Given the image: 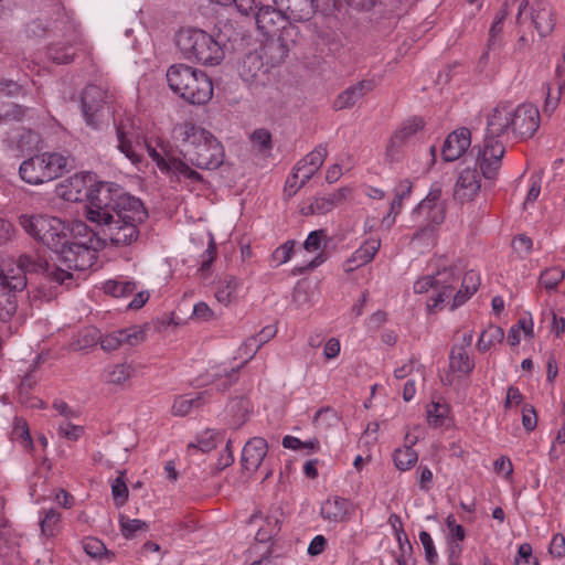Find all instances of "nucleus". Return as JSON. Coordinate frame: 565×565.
I'll use <instances>...</instances> for the list:
<instances>
[{"instance_id":"f257e3e1","label":"nucleus","mask_w":565,"mask_h":565,"mask_svg":"<svg viewBox=\"0 0 565 565\" xmlns=\"http://www.w3.org/2000/svg\"><path fill=\"white\" fill-rule=\"evenodd\" d=\"M58 195L68 202H81L88 198L86 217L103 227L115 245H130L139 237V225L148 217L143 203L111 183L100 182L92 191L86 177L74 174L58 184Z\"/></svg>"},{"instance_id":"f03ea898","label":"nucleus","mask_w":565,"mask_h":565,"mask_svg":"<svg viewBox=\"0 0 565 565\" xmlns=\"http://www.w3.org/2000/svg\"><path fill=\"white\" fill-rule=\"evenodd\" d=\"M172 138L182 161L201 170H216L225 160L222 142L209 130L191 121L177 124Z\"/></svg>"},{"instance_id":"7ed1b4c3","label":"nucleus","mask_w":565,"mask_h":565,"mask_svg":"<svg viewBox=\"0 0 565 565\" xmlns=\"http://www.w3.org/2000/svg\"><path fill=\"white\" fill-rule=\"evenodd\" d=\"M26 273H41L49 281L63 285L71 280L73 275L63 268L50 264L45 258L31 255H21L17 266L11 264L0 269V316H10L15 312V294L26 286Z\"/></svg>"},{"instance_id":"20e7f679","label":"nucleus","mask_w":565,"mask_h":565,"mask_svg":"<svg viewBox=\"0 0 565 565\" xmlns=\"http://www.w3.org/2000/svg\"><path fill=\"white\" fill-rule=\"evenodd\" d=\"M512 104L501 102L487 115L486 135L477 153V164L483 178L494 181L505 153L504 138L511 135Z\"/></svg>"},{"instance_id":"39448f33","label":"nucleus","mask_w":565,"mask_h":565,"mask_svg":"<svg viewBox=\"0 0 565 565\" xmlns=\"http://www.w3.org/2000/svg\"><path fill=\"white\" fill-rule=\"evenodd\" d=\"M175 45L184 60L206 66L218 65L225 56L222 39L198 28L181 29Z\"/></svg>"},{"instance_id":"423d86ee","label":"nucleus","mask_w":565,"mask_h":565,"mask_svg":"<svg viewBox=\"0 0 565 565\" xmlns=\"http://www.w3.org/2000/svg\"><path fill=\"white\" fill-rule=\"evenodd\" d=\"M169 87L191 104L207 103L213 95V84L201 70L185 64L171 65L167 71Z\"/></svg>"},{"instance_id":"0eeeda50","label":"nucleus","mask_w":565,"mask_h":565,"mask_svg":"<svg viewBox=\"0 0 565 565\" xmlns=\"http://www.w3.org/2000/svg\"><path fill=\"white\" fill-rule=\"evenodd\" d=\"M23 231L54 253L68 236V226L61 218L45 214H21L18 217Z\"/></svg>"},{"instance_id":"6e6552de","label":"nucleus","mask_w":565,"mask_h":565,"mask_svg":"<svg viewBox=\"0 0 565 565\" xmlns=\"http://www.w3.org/2000/svg\"><path fill=\"white\" fill-rule=\"evenodd\" d=\"M460 281V271L457 267L438 270L434 276H424L414 284L416 294H425L433 290V296L427 301L428 312L441 309V305L452 296Z\"/></svg>"},{"instance_id":"1a4fd4ad","label":"nucleus","mask_w":565,"mask_h":565,"mask_svg":"<svg viewBox=\"0 0 565 565\" xmlns=\"http://www.w3.org/2000/svg\"><path fill=\"white\" fill-rule=\"evenodd\" d=\"M68 159L57 152H44L24 160L19 168L21 179L33 185L52 181L63 174Z\"/></svg>"},{"instance_id":"9d476101","label":"nucleus","mask_w":565,"mask_h":565,"mask_svg":"<svg viewBox=\"0 0 565 565\" xmlns=\"http://www.w3.org/2000/svg\"><path fill=\"white\" fill-rule=\"evenodd\" d=\"M87 243L88 245L70 243L66 237V242L55 252L58 260L68 270L84 271L90 268L97 259V252L105 247L106 238H93Z\"/></svg>"},{"instance_id":"9b49d317","label":"nucleus","mask_w":565,"mask_h":565,"mask_svg":"<svg viewBox=\"0 0 565 565\" xmlns=\"http://www.w3.org/2000/svg\"><path fill=\"white\" fill-rule=\"evenodd\" d=\"M106 98V92L95 85L87 86L82 93V114L86 125L93 129H99L109 121L110 109Z\"/></svg>"},{"instance_id":"f8f14e48","label":"nucleus","mask_w":565,"mask_h":565,"mask_svg":"<svg viewBox=\"0 0 565 565\" xmlns=\"http://www.w3.org/2000/svg\"><path fill=\"white\" fill-rule=\"evenodd\" d=\"M299 38L298 26L288 23L281 26L277 39L267 41L258 52L266 58L267 66L275 67L281 64L289 54L290 49L297 43Z\"/></svg>"},{"instance_id":"ddd939ff","label":"nucleus","mask_w":565,"mask_h":565,"mask_svg":"<svg viewBox=\"0 0 565 565\" xmlns=\"http://www.w3.org/2000/svg\"><path fill=\"white\" fill-rule=\"evenodd\" d=\"M511 135L515 139L526 140L534 136L540 127V111L532 104L512 105Z\"/></svg>"},{"instance_id":"4468645a","label":"nucleus","mask_w":565,"mask_h":565,"mask_svg":"<svg viewBox=\"0 0 565 565\" xmlns=\"http://www.w3.org/2000/svg\"><path fill=\"white\" fill-rule=\"evenodd\" d=\"M523 15H530L540 36L548 35L555 26V18L551 4L544 0L535 1L527 10V1L519 4L516 20L522 22Z\"/></svg>"},{"instance_id":"2eb2a0df","label":"nucleus","mask_w":565,"mask_h":565,"mask_svg":"<svg viewBox=\"0 0 565 565\" xmlns=\"http://www.w3.org/2000/svg\"><path fill=\"white\" fill-rule=\"evenodd\" d=\"M149 157L156 162L161 172L168 173L171 178L178 181L185 180L190 183L203 182V177L195 169L189 167L181 158L162 157L153 147L147 146Z\"/></svg>"},{"instance_id":"dca6fc26","label":"nucleus","mask_w":565,"mask_h":565,"mask_svg":"<svg viewBox=\"0 0 565 565\" xmlns=\"http://www.w3.org/2000/svg\"><path fill=\"white\" fill-rule=\"evenodd\" d=\"M238 73L241 78L254 89L264 87L270 82L269 66L258 52H250L244 56L238 65Z\"/></svg>"},{"instance_id":"f3484780","label":"nucleus","mask_w":565,"mask_h":565,"mask_svg":"<svg viewBox=\"0 0 565 565\" xmlns=\"http://www.w3.org/2000/svg\"><path fill=\"white\" fill-rule=\"evenodd\" d=\"M414 213L424 215L433 224H440L445 218V204L441 201V185L434 183L429 193L414 210Z\"/></svg>"},{"instance_id":"a211bd4d","label":"nucleus","mask_w":565,"mask_h":565,"mask_svg":"<svg viewBox=\"0 0 565 565\" xmlns=\"http://www.w3.org/2000/svg\"><path fill=\"white\" fill-rule=\"evenodd\" d=\"M145 340L143 331L138 327L116 330L100 339V347L106 352L116 351L122 345L137 347Z\"/></svg>"},{"instance_id":"6ab92c4d","label":"nucleus","mask_w":565,"mask_h":565,"mask_svg":"<svg viewBox=\"0 0 565 565\" xmlns=\"http://www.w3.org/2000/svg\"><path fill=\"white\" fill-rule=\"evenodd\" d=\"M481 189V181L477 169L462 170L454 188V199L459 203L472 201Z\"/></svg>"},{"instance_id":"aec40b11","label":"nucleus","mask_w":565,"mask_h":565,"mask_svg":"<svg viewBox=\"0 0 565 565\" xmlns=\"http://www.w3.org/2000/svg\"><path fill=\"white\" fill-rule=\"evenodd\" d=\"M348 192L342 188L329 195L316 196L301 205L300 213L305 216L327 214L345 200Z\"/></svg>"},{"instance_id":"412c9836","label":"nucleus","mask_w":565,"mask_h":565,"mask_svg":"<svg viewBox=\"0 0 565 565\" xmlns=\"http://www.w3.org/2000/svg\"><path fill=\"white\" fill-rule=\"evenodd\" d=\"M274 4L284 12V17L289 21H308L315 14L316 0H273Z\"/></svg>"},{"instance_id":"4be33fe9","label":"nucleus","mask_w":565,"mask_h":565,"mask_svg":"<svg viewBox=\"0 0 565 565\" xmlns=\"http://www.w3.org/2000/svg\"><path fill=\"white\" fill-rule=\"evenodd\" d=\"M471 145V132L468 128L462 127L446 138L441 156L445 161L451 162L459 159Z\"/></svg>"},{"instance_id":"5701e85b","label":"nucleus","mask_w":565,"mask_h":565,"mask_svg":"<svg viewBox=\"0 0 565 565\" xmlns=\"http://www.w3.org/2000/svg\"><path fill=\"white\" fill-rule=\"evenodd\" d=\"M268 452V444L263 437H253L244 446L241 462L246 471L255 472Z\"/></svg>"},{"instance_id":"b1692460","label":"nucleus","mask_w":565,"mask_h":565,"mask_svg":"<svg viewBox=\"0 0 565 565\" xmlns=\"http://www.w3.org/2000/svg\"><path fill=\"white\" fill-rule=\"evenodd\" d=\"M260 349L259 344H257L255 342V339H252V338H247L245 340V342L239 347L238 349V352H239V356L241 358H244L246 356V360L244 361V363L241 365V367L248 362V360H250L256 353L257 351ZM239 369V366L237 369L235 367H232L231 370H227V369H217L213 374H212V377L216 381V380H220L222 377H225V381L222 382L221 384L217 385V387L220 390H226L227 387H230L236 380H237V370Z\"/></svg>"},{"instance_id":"393cba45","label":"nucleus","mask_w":565,"mask_h":565,"mask_svg":"<svg viewBox=\"0 0 565 565\" xmlns=\"http://www.w3.org/2000/svg\"><path fill=\"white\" fill-rule=\"evenodd\" d=\"M352 513V503L341 497L328 498L320 509L323 520L330 523H343L349 521Z\"/></svg>"},{"instance_id":"a878e982","label":"nucleus","mask_w":565,"mask_h":565,"mask_svg":"<svg viewBox=\"0 0 565 565\" xmlns=\"http://www.w3.org/2000/svg\"><path fill=\"white\" fill-rule=\"evenodd\" d=\"M81 36L72 31L64 42L52 43L47 47V56L56 64H66L73 61L76 55Z\"/></svg>"},{"instance_id":"bb28decb","label":"nucleus","mask_w":565,"mask_h":565,"mask_svg":"<svg viewBox=\"0 0 565 565\" xmlns=\"http://www.w3.org/2000/svg\"><path fill=\"white\" fill-rule=\"evenodd\" d=\"M376 86L374 79H362L354 85L349 86L338 95L334 107L337 109H347L353 107L362 97L372 92Z\"/></svg>"},{"instance_id":"cd10ccee","label":"nucleus","mask_w":565,"mask_h":565,"mask_svg":"<svg viewBox=\"0 0 565 565\" xmlns=\"http://www.w3.org/2000/svg\"><path fill=\"white\" fill-rule=\"evenodd\" d=\"M285 20L287 19L284 17V12H280L276 6L275 8L269 6L262 7L255 14L257 29L268 36L274 35L279 30V24L285 22Z\"/></svg>"},{"instance_id":"c85d7f7f","label":"nucleus","mask_w":565,"mask_h":565,"mask_svg":"<svg viewBox=\"0 0 565 565\" xmlns=\"http://www.w3.org/2000/svg\"><path fill=\"white\" fill-rule=\"evenodd\" d=\"M381 246L379 238H370L364 242L348 259V271H352L356 267L369 264L377 253Z\"/></svg>"},{"instance_id":"c756f323","label":"nucleus","mask_w":565,"mask_h":565,"mask_svg":"<svg viewBox=\"0 0 565 565\" xmlns=\"http://www.w3.org/2000/svg\"><path fill=\"white\" fill-rule=\"evenodd\" d=\"M478 287V275L475 271L466 273L461 279L460 288L455 294L452 292V303L450 309L455 310L463 305L477 291Z\"/></svg>"},{"instance_id":"7c9ffc66","label":"nucleus","mask_w":565,"mask_h":565,"mask_svg":"<svg viewBox=\"0 0 565 565\" xmlns=\"http://www.w3.org/2000/svg\"><path fill=\"white\" fill-rule=\"evenodd\" d=\"M132 126L129 122L120 121L116 125V135L118 140V149L128 158L132 163L140 161L132 147Z\"/></svg>"},{"instance_id":"2f4dec72","label":"nucleus","mask_w":565,"mask_h":565,"mask_svg":"<svg viewBox=\"0 0 565 565\" xmlns=\"http://www.w3.org/2000/svg\"><path fill=\"white\" fill-rule=\"evenodd\" d=\"M449 369L455 373L470 374L475 369V361L465 350V347H458V344L451 348L449 354Z\"/></svg>"},{"instance_id":"473e14b6","label":"nucleus","mask_w":565,"mask_h":565,"mask_svg":"<svg viewBox=\"0 0 565 565\" xmlns=\"http://www.w3.org/2000/svg\"><path fill=\"white\" fill-rule=\"evenodd\" d=\"M135 375V367L128 363L109 365L104 370L103 379L106 383L124 386Z\"/></svg>"},{"instance_id":"72a5a7b5","label":"nucleus","mask_w":565,"mask_h":565,"mask_svg":"<svg viewBox=\"0 0 565 565\" xmlns=\"http://www.w3.org/2000/svg\"><path fill=\"white\" fill-rule=\"evenodd\" d=\"M258 520H264V524L259 526L256 533L257 541L267 542L279 532V521L276 516L264 518L260 512H255L254 514L250 515L248 522L253 524L256 523Z\"/></svg>"},{"instance_id":"f704fd0d","label":"nucleus","mask_w":565,"mask_h":565,"mask_svg":"<svg viewBox=\"0 0 565 565\" xmlns=\"http://www.w3.org/2000/svg\"><path fill=\"white\" fill-rule=\"evenodd\" d=\"M237 287L238 281L235 277L225 276L217 282L215 290L216 300L224 306H228L232 301L236 299Z\"/></svg>"},{"instance_id":"c9c22d12","label":"nucleus","mask_w":565,"mask_h":565,"mask_svg":"<svg viewBox=\"0 0 565 565\" xmlns=\"http://www.w3.org/2000/svg\"><path fill=\"white\" fill-rule=\"evenodd\" d=\"M205 393H200L196 396L180 395L175 397L171 412L175 416H185L190 414L193 408H198L203 404Z\"/></svg>"},{"instance_id":"e433bc0d","label":"nucleus","mask_w":565,"mask_h":565,"mask_svg":"<svg viewBox=\"0 0 565 565\" xmlns=\"http://www.w3.org/2000/svg\"><path fill=\"white\" fill-rule=\"evenodd\" d=\"M26 106L9 103L2 106L0 110V125H10L23 121L30 113Z\"/></svg>"},{"instance_id":"4c0bfd02","label":"nucleus","mask_w":565,"mask_h":565,"mask_svg":"<svg viewBox=\"0 0 565 565\" xmlns=\"http://www.w3.org/2000/svg\"><path fill=\"white\" fill-rule=\"evenodd\" d=\"M503 339V329L498 326L491 324L480 334L479 340L477 342V349L480 352H486L493 348L495 344L501 343Z\"/></svg>"},{"instance_id":"58836bf2","label":"nucleus","mask_w":565,"mask_h":565,"mask_svg":"<svg viewBox=\"0 0 565 565\" xmlns=\"http://www.w3.org/2000/svg\"><path fill=\"white\" fill-rule=\"evenodd\" d=\"M339 422L340 417L338 412L329 406L320 408L313 417L316 427L322 430H329L337 427Z\"/></svg>"},{"instance_id":"ea45409f","label":"nucleus","mask_w":565,"mask_h":565,"mask_svg":"<svg viewBox=\"0 0 565 565\" xmlns=\"http://www.w3.org/2000/svg\"><path fill=\"white\" fill-rule=\"evenodd\" d=\"M137 286L134 281L127 280H107L104 284V291L115 298H125L134 295Z\"/></svg>"},{"instance_id":"a19ab883","label":"nucleus","mask_w":565,"mask_h":565,"mask_svg":"<svg viewBox=\"0 0 565 565\" xmlns=\"http://www.w3.org/2000/svg\"><path fill=\"white\" fill-rule=\"evenodd\" d=\"M424 127V121L420 118L414 117L405 121V124L396 130L394 136V142H402L404 146L407 141L422 128Z\"/></svg>"},{"instance_id":"79ce46f5","label":"nucleus","mask_w":565,"mask_h":565,"mask_svg":"<svg viewBox=\"0 0 565 565\" xmlns=\"http://www.w3.org/2000/svg\"><path fill=\"white\" fill-rule=\"evenodd\" d=\"M394 462L398 470L406 471L411 469L418 460L417 452L409 446H404L394 451Z\"/></svg>"},{"instance_id":"37998d69","label":"nucleus","mask_w":565,"mask_h":565,"mask_svg":"<svg viewBox=\"0 0 565 565\" xmlns=\"http://www.w3.org/2000/svg\"><path fill=\"white\" fill-rule=\"evenodd\" d=\"M120 532L126 539H132L138 532L148 531V524L139 519H129L128 516L119 515Z\"/></svg>"},{"instance_id":"c03bdc74","label":"nucleus","mask_w":565,"mask_h":565,"mask_svg":"<svg viewBox=\"0 0 565 565\" xmlns=\"http://www.w3.org/2000/svg\"><path fill=\"white\" fill-rule=\"evenodd\" d=\"M413 190V183L408 179L402 180L395 188V196L393 201L391 202L390 213L397 215L399 214L402 206H403V200L405 198H408Z\"/></svg>"},{"instance_id":"a18cd8bd","label":"nucleus","mask_w":565,"mask_h":565,"mask_svg":"<svg viewBox=\"0 0 565 565\" xmlns=\"http://www.w3.org/2000/svg\"><path fill=\"white\" fill-rule=\"evenodd\" d=\"M71 232L73 241L71 243L75 244H85L88 245V241H93V238H100L93 230H90L84 222L76 221L72 224V227L68 228Z\"/></svg>"},{"instance_id":"49530a36","label":"nucleus","mask_w":565,"mask_h":565,"mask_svg":"<svg viewBox=\"0 0 565 565\" xmlns=\"http://www.w3.org/2000/svg\"><path fill=\"white\" fill-rule=\"evenodd\" d=\"M61 521V514L54 510L49 509L43 512V518L40 519V527L42 535L51 537L55 534Z\"/></svg>"},{"instance_id":"de8ad7c7","label":"nucleus","mask_w":565,"mask_h":565,"mask_svg":"<svg viewBox=\"0 0 565 565\" xmlns=\"http://www.w3.org/2000/svg\"><path fill=\"white\" fill-rule=\"evenodd\" d=\"M563 89H565V77L559 79L556 83L555 88L547 87L546 98H545L544 107H543L544 113L551 114L556 109V107L558 106Z\"/></svg>"},{"instance_id":"09e8293b","label":"nucleus","mask_w":565,"mask_h":565,"mask_svg":"<svg viewBox=\"0 0 565 565\" xmlns=\"http://www.w3.org/2000/svg\"><path fill=\"white\" fill-rule=\"evenodd\" d=\"M12 439L21 440L25 447L32 446V438L25 419L15 417L12 429Z\"/></svg>"},{"instance_id":"8fccbe9b","label":"nucleus","mask_w":565,"mask_h":565,"mask_svg":"<svg viewBox=\"0 0 565 565\" xmlns=\"http://www.w3.org/2000/svg\"><path fill=\"white\" fill-rule=\"evenodd\" d=\"M564 278V271L558 267L546 269L541 274L540 282L548 290H554Z\"/></svg>"},{"instance_id":"3c124183","label":"nucleus","mask_w":565,"mask_h":565,"mask_svg":"<svg viewBox=\"0 0 565 565\" xmlns=\"http://www.w3.org/2000/svg\"><path fill=\"white\" fill-rule=\"evenodd\" d=\"M317 170L311 168L307 161L301 159L295 167L292 172V180H299L297 188H302L315 174Z\"/></svg>"},{"instance_id":"603ef678","label":"nucleus","mask_w":565,"mask_h":565,"mask_svg":"<svg viewBox=\"0 0 565 565\" xmlns=\"http://www.w3.org/2000/svg\"><path fill=\"white\" fill-rule=\"evenodd\" d=\"M328 156V149L326 143L318 145L311 152H309L303 160L315 168L317 171L322 167Z\"/></svg>"},{"instance_id":"864d4df0","label":"nucleus","mask_w":565,"mask_h":565,"mask_svg":"<svg viewBox=\"0 0 565 565\" xmlns=\"http://www.w3.org/2000/svg\"><path fill=\"white\" fill-rule=\"evenodd\" d=\"M111 494L117 507H121L126 503L128 499V488L122 475L114 480L111 484Z\"/></svg>"},{"instance_id":"5fc2aeb1","label":"nucleus","mask_w":565,"mask_h":565,"mask_svg":"<svg viewBox=\"0 0 565 565\" xmlns=\"http://www.w3.org/2000/svg\"><path fill=\"white\" fill-rule=\"evenodd\" d=\"M38 135L32 130L23 129L17 139V148L21 153L29 152L38 142Z\"/></svg>"},{"instance_id":"6e6d98bb","label":"nucleus","mask_w":565,"mask_h":565,"mask_svg":"<svg viewBox=\"0 0 565 565\" xmlns=\"http://www.w3.org/2000/svg\"><path fill=\"white\" fill-rule=\"evenodd\" d=\"M419 541L425 550V558L430 565H435L438 558V554L436 552L434 541L430 534L426 531H422L419 533Z\"/></svg>"},{"instance_id":"4d7b16f0","label":"nucleus","mask_w":565,"mask_h":565,"mask_svg":"<svg viewBox=\"0 0 565 565\" xmlns=\"http://www.w3.org/2000/svg\"><path fill=\"white\" fill-rule=\"evenodd\" d=\"M83 548L87 555L97 558L106 553L105 544L95 537H88L83 543Z\"/></svg>"},{"instance_id":"13d9d810","label":"nucleus","mask_w":565,"mask_h":565,"mask_svg":"<svg viewBox=\"0 0 565 565\" xmlns=\"http://www.w3.org/2000/svg\"><path fill=\"white\" fill-rule=\"evenodd\" d=\"M250 139L259 150H269L273 148L271 135L266 129H256L252 134Z\"/></svg>"},{"instance_id":"bf43d9fd","label":"nucleus","mask_w":565,"mask_h":565,"mask_svg":"<svg viewBox=\"0 0 565 565\" xmlns=\"http://www.w3.org/2000/svg\"><path fill=\"white\" fill-rule=\"evenodd\" d=\"M324 230H317L309 233L307 239L303 243V248L307 252H317L321 248V243L326 238Z\"/></svg>"},{"instance_id":"052dcab7","label":"nucleus","mask_w":565,"mask_h":565,"mask_svg":"<svg viewBox=\"0 0 565 565\" xmlns=\"http://www.w3.org/2000/svg\"><path fill=\"white\" fill-rule=\"evenodd\" d=\"M522 425L527 431L535 429L537 425V416L532 405H524L522 409Z\"/></svg>"},{"instance_id":"680f3d73","label":"nucleus","mask_w":565,"mask_h":565,"mask_svg":"<svg viewBox=\"0 0 565 565\" xmlns=\"http://www.w3.org/2000/svg\"><path fill=\"white\" fill-rule=\"evenodd\" d=\"M446 525L449 530L448 540H458L463 541L466 536V532L462 525L457 524L456 519L452 514L448 515L446 519Z\"/></svg>"},{"instance_id":"e2e57ef3","label":"nucleus","mask_w":565,"mask_h":565,"mask_svg":"<svg viewBox=\"0 0 565 565\" xmlns=\"http://www.w3.org/2000/svg\"><path fill=\"white\" fill-rule=\"evenodd\" d=\"M548 552L557 558L565 556V537L563 534L557 533L553 536L548 546Z\"/></svg>"},{"instance_id":"0e129e2a","label":"nucleus","mask_w":565,"mask_h":565,"mask_svg":"<svg viewBox=\"0 0 565 565\" xmlns=\"http://www.w3.org/2000/svg\"><path fill=\"white\" fill-rule=\"evenodd\" d=\"M216 256V246L214 238L210 236L207 247L205 252L201 256V270H207L212 262L215 259Z\"/></svg>"},{"instance_id":"69168bd1","label":"nucleus","mask_w":565,"mask_h":565,"mask_svg":"<svg viewBox=\"0 0 565 565\" xmlns=\"http://www.w3.org/2000/svg\"><path fill=\"white\" fill-rule=\"evenodd\" d=\"M0 93L9 97H14L19 95H24V89L21 85L13 81L3 79L0 82Z\"/></svg>"},{"instance_id":"338daca9","label":"nucleus","mask_w":565,"mask_h":565,"mask_svg":"<svg viewBox=\"0 0 565 565\" xmlns=\"http://www.w3.org/2000/svg\"><path fill=\"white\" fill-rule=\"evenodd\" d=\"M295 246L294 241H287L282 245H280L276 250L274 252V258L279 263L284 264L290 259L292 249Z\"/></svg>"},{"instance_id":"774afa93","label":"nucleus","mask_w":565,"mask_h":565,"mask_svg":"<svg viewBox=\"0 0 565 565\" xmlns=\"http://www.w3.org/2000/svg\"><path fill=\"white\" fill-rule=\"evenodd\" d=\"M532 239L523 234L512 241V247L519 254H527L532 249Z\"/></svg>"}]
</instances>
